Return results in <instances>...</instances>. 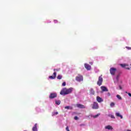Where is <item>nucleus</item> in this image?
I'll list each match as a JSON object with an SVG mask.
<instances>
[{
    "mask_svg": "<svg viewBox=\"0 0 131 131\" xmlns=\"http://www.w3.org/2000/svg\"><path fill=\"white\" fill-rule=\"evenodd\" d=\"M72 93V88H69L67 89V88H63L60 91V95L62 96H65L66 95H69V94H71Z\"/></svg>",
    "mask_w": 131,
    "mask_h": 131,
    "instance_id": "1",
    "label": "nucleus"
},
{
    "mask_svg": "<svg viewBox=\"0 0 131 131\" xmlns=\"http://www.w3.org/2000/svg\"><path fill=\"white\" fill-rule=\"evenodd\" d=\"M96 100H97V102H98V103H101V102H103V99H102V98H101L99 96H97L96 97Z\"/></svg>",
    "mask_w": 131,
    "mask_h": 131,
    "instance_id": "10",
    "label": "nucleus"
},
{
    "mask_svg": "<svg viewBox=\"0 0 131 131\" xmlns=\"http://www.w3.org/2000/svg\"><path fill=\"white\" fill-rule=\"evenodd\" d=\"M103 82V78L102 77V75L101 76H99L98 78V80L97 81V84L99 86L100 85H102V83Z\"/></svg>",
    "mask_w": 131,
    "mask_h": 131,
    "instance_id": "4",
    "label": "nucleus"
},
{
    "mask_svg": "<svg viewBox=\"0 0 131 131\" xmlns=\"http://www.w3.org/2000/svg\"><path fill=\"white\" fill-rule=\"evenodd\" d=\"M62 75H58L57 77V79H62Z\"/></svg>",
    "mask_w": 131,
    "mask_h": 131,
    "instance_id": "20",
    "label": "nucleus"
},
{
    "mask_svg": "<svg viewBox=\"0 0 131 131\" xmlns=\"http://www.w3.org/2000/svg\"><path fill=\"white\" fill-rule=\"evenodd\" d=\"M74 119H75V120H78V117L77 116H75L74 117Z\"/></svg>",
    "mask_w": 131,
    "mask_h": 131,
    "instance_id": "26",
    "label": "nucleus"
},
{
    "mask_svg": "<svg viewBox=\"0 0 131 131\" xmlns=\"http://www.w3.org/2000/svg\"><path fill=\"white\" fill-rule=\"evenodd\" d=\"M32 130L33 131H37V123L35 124L34 126L33 127Z\"/></svg>",
    "mask_w": 131,
    "mask_h": 131,
    "instance_id": "12",
    "label": "nucleus"
},
{
    "mask_svg": "<svg viewBox=\"0 0 131 131\" xmlns=\"http://www.w3.org/2000/svg\"><path fill=\"white\" fill-rule=\"evenodd\" d=\"M64 109L72 110V109H73V107H72L71 106H66L64 107Z\"/></svg>",
    "mask_w": 131,
    "mask_h": 131,
    "instance_id": "15",
    "label": "nucleus"
},
{
    "mask_svg": "<svg viewBox=\"0 0 131 131\" xmlns=\"http://www.w3.org/2000/svg\"><path fill=\"white\" fill-rule=\"evenodd\" d=\"M55 104L56 105H60L61 104V100H56Z\"/></svg>",
    "mask_w": 131,
    "mask_h": 131,
    "instance_id": "18",
    "label": "nucleus"
},
{
    "mask_svg": "<svg viewBox=\"0 0 131 131\" xmlns=\"http://www.w3.org/2000/svg\"><path fill=\"white\" fill-rule=\"evenodd\" d=\"M58 114H59V113H58V112H53V113H52V116H55V115H58Z\"/></svg>",
    "mask_w": 131,
    "mask_h": 131,
    "instance_id": "19",
    "label": "nucleus"
},
{
    "mask_svg": "<svg viewBox=\"0 0 131 131\" xmlns=\"http://www.w3.org/2000/svg\"><path fill=\"white\" fill-rule=\"evenodd\" d=\"M116 68H111L110 70V72L111 74V75H115V73H116L117 71Z\"/></svg>",
    "mask_w": 131,
    "mask_h": 131,
    "instance_id": "3",
    "label": "nucleus"
},
{
    "mask_svg": "<svg viewBox=\"0 0 131 131\" xmlns=\"http://www.w3.org/2000/svg\"><path fill=\"white\" fill-rule=\"evenodd\" d=\"M107 96H111L110 93H107Z\"/></svg>",
    "mask_w": 131,
    "mask_h": 131,
    "instance_id": "31",
    "label": "nucleus"
},
{
    "mask_svg": "<svg viewBox=\"0 0 131 131\" xmlns=\"http://www.w3.org/2000/svg\"><path fill=\"white\" fill-rule=\"evenodd\" d=\"M116 116H117L118 117H120L121 119H122V118H123L122 116L120 115L119 113H116Z\"/></svg>",
    "mask_w": 131,
    "mask_h": 131,
    "instance_id": "14",
    "label": "nucleus"
},
{
    "mask_svg": "<svg viewBox=\"0 0 131 131\" xmlns=\"http://www.w3.org/2000/svg\"><path fill=\"white\" fill-rule=\"evenodd\" d=\"M62 86H65V85H66V82H63L62 84Z\"/></svg>",
    "mask_w": 131,
    "mask_h": 131,
    "instance_id": "25",
    "label": "nucleus"
},
{
    "mask_svg": "<svg viewBox=\"0 0 131 131\" xmlns=\"http://www.w3.org/2000/svg\"><path fill=\"white\" fill-rule=\"evenodd\" d=\"M98 116H100V114H98L96 115L93 116V118H97V117H98Z\"/></svg>",
    "mask_w": 131,
    "mask_h": 131,
    "instance_id": "23",
    "label": "nucleus"
},
{
    "mask_svg": "<svg viewBox=\"0 0 131 131\" xmlns=\"http://www.w3.org/2000/svg\"><path fill=\"white\" fill-rule=\"evenodd\" d=\"M125 69H127V70H129V68L125 67Z\"/></svg>",
    "mask_w": 131,
    "mask_h": 131,
    "instance_id": "28",
    "label": "nucleus"
},
{
    "mask_svg": "<svg viewBox=\"0 0 131 131\" xmlns=\"http://www.w3.org/2000/svg\"><path fill=\"white\" fill-rule=\"evenodd\" d=\"M76 107L78 108H80V109H84L85 108V106L81 104H76Z\"/></svg>",
    "mask_w": 131,
    "mask_h": 131,
    "instance_id": "7",
    "label": "nucleus"
},
{
    "mask_svg": "<svg viewBox=\"0 0 131 131\" xmlns=\"http://www.w3.org/2000/svg\"><path fill=\"white\" fill-rule=\"evenodd\" d=\"M76 80L77 81H78L79 82H80V81H83V77L82 75H78L76 77Z\"/></svg>",
    "mask_w": 131,
    "mask_h": 131,
    "instance_id": "2",
    "label": "nucleus"
},
{
    "mask_svg": "<svg viewBox=\"0 0 131 131\" xmlns=\"http://www.w3.org/2000/svg\"><path fill=\"white\" fill-rule=\"evenodd\" d=\"M90 93L91 95H95V91H94V89H91L90 90Z\"/></svg>",
    "mask_w": 131,
    "mask_h": 131,
    "instance_id": "17",
    "label": "nucleus"
},
{
    "mask_svg": "<svg viewBox=\"0 0 131 131\" xmlns=\"http://www.w3.org/2000/svg\"><path fill=\"white\" fill-rule=\"evenodd\" d=\"M128 96H129V97H131V94L130 93H128Z\"/></svg>",
    "mask_w": 131,
    "mask_h": 131,
    "instance_id": "33",
    "label": "nucleus"
},
{
    "mask_svg": "<svg viewBox=\"0 0 131 131\" xmlns=\"http://www.w3.org/2000/svg\"><path fill=\"white\" fill-rule=\"evenodd\" d=\"M119 76H117V80H118V78H119Z\"/></svg>",
    "mask_w": 131,
    "mask_h": 131,
    "instance_id": "32",
    "label": "nucleus"
},
{
    "mask_svg": "<svg viewBox=\"0 0 131 131\" xmlns=\"http://www.w3.org/2000/svg\"><path fill=\"white\" fill-rule=\"evenodd\" d=\"M117 98H118L119 100H122V98H121V96L119 95H117Z\"/></svg>",
    "mask_w": 131,
    "mask_h": 131,
    "instance_id": "21",
    "label": "nucleus"
},
{
    "mask_svg": "<svg viewBox=\"0 0 131 131\" xmlns=\"http://www.w3.org/2000/svg\"><path fill=\"white\" fill-rule=\"evenodd\" d=\"M110 106L111 107H114V106H115V103H114V102H111L110 104Z\"/></svg>",
    "mask_w": 131,
    "mask_h": 131,
    "instance_id": "22",
    "label": "nucleus"
},
{
    "mask_svg": "<svg viewBox=\"0 0 131 131\" xmlns=\"http://www.w3.org/2000/svg\"><path fill=\"white\" fill-rule=\"evenodd\" d=\"M92 109H99V104L97 103V102H94L92 104Z\"/></svg>",
    "mask_w": 131,
    "mask_h": 131,
    "instance_id": "5",
    "label": "nucleus"
},
{
    "mask_svg": "<svg viewBox=\"0 0 131 131\" xmlns=\"http://www.w3.org/2000/svg\"><path fill=\"white\" fill-rule=\"evenodd\" d=\"M66 129L67 131H70V130H69V127H68V126L66 127Z\"/></svg>",
    "mask_w": 131,
    "mask_h": 131,
    "instance_id": "24",
    "label": "nucleus"
},
{
    "mask_svg": "<svg viewBox=\"0 0 131 131\" xmlns=\"http://www.w3.org/2000/svg\"><path fill=\"white\" fill-rule=\"evenodd\" d=\"M54 22H58V21L57 20H55Z\"/></svg>",
    "mask_w": 131,
    "mask_h": 131,
    "instance_id": "35",
    "label": "nucleus"
},
{
    "mask_svg": "<svg viewBox=\"0 0 131 131\" xmlns=\"http://www.w3.org/2000/svg\"><path fill=\"white\" fill-rule=\"evenodd\" d=\"M84 67L87 70H91V68H92V67L88 63L84 64Z\"/></svg>",
    "mask_w": 131,
    "mask_h": 131,
    "instance_id": "9",
    "label": "nucleus"
},
{
    "mask_svg": "<svg viewBox=\"0 0 131 131\" xmlns=\"http://www.w3.org/2000/svg\"><path fill=\"white\" fill-rule=\"evenodd\" d=\"M111 118H115V117H114V115H111Z\"/></svg>",
    "mask_w": 131,
    "mask_h": 131,
    "instance_id": "29",
    "label": "nucleus"
},
{
    "mask_svg": "<svg viewBox=\"0 0 131 131\" xmlns=\"http://www.w3.org/2000/svg\"><path fill=\"white\" fill-rule=\"evenodd\" d=\"M50 99H55V98H57V93H51L49 96Z\"/></svg>",
    "mask_w": 131,
    "mask_h": 131,
    "instance_id": "6",
    "label": "nucleus"
},
{
    "mask_svg": "<svg viewBox=\"0 0 131 131\" xmlns=\"http://www.w3.org/2000/svg\"><path fill=\"white\" fill-rule=\"evenodd\" d=\"M105 129H108V130H112L113 129V127L111 125H107L105 127Z\"/></svg>",
    "mask_w": 131,
    "mask_h": 131,
    "instance_id": "11",
    "label": "nucleus"
},
{
    "mask_svg": "<svg viewBox=\"0 0 131 131\" xmlns=\"http://www.w3.org/2000/svg\"><path fill=\"white\" fill-rule=\"evenodd\" d=\"M119 88L120 90H122V87H121L120 85L119 86Z\"/></svg>",
    "mask_w": 131,
    "mask_h": 131,
    "instance_id": "30",
    "label": "nucleus"
},
{
    "mask_svg": "<svg viewBox=\"0 0 131 131\" xmlns=\"http://www.w3.org/2000/svg\"><path fill=\"white\" fill-rule=\"evenodd\" d=\"M126 49L127 50H131V47H126Z\"/></svg>",
    "mask_w": 131,
    "mask_h": 131,
    "instance_id": "27",
    "label": "nucleus"
},
{
    "mask_svg": "<svg viewBox=\"0 0 131 131\" xmlns=\"http://www.w3.org/2000/svg\"><path fill=\"white\" fill-rule=\"evenodd\" d=\"M120 65L122 67V68H125V67H127V66H128V65L126 64H120Z\"/></svg>",
    "mask_w": 131,
    "mask_h": 131,
    "instance_id": "16",
    "label": "nucleus"
},
{
    "mask_svg": "<svg viewBox=\"0 0 131 131\" xmlns=\"http://www.w3.org/2000/svg\"><path fill=\"white\" fill-rule=\"evenodd\" d=\"M101 89L102 92H108V89L105 86H101Z\"/></svg>",
    "mask_w": 131,
    "mask_h": 131,
    "instance_id": "13",
    "label": "nucleus"
},
{
    "mask_svg": "<svg viewBox=\"0 0 131 131\" xmlns=\"http://www.w3.org/2000/svg\"><path fill=\"white\" fill-rule=\"evenodd\" d=\"M56 70L58 71V70L54 69V71H56Z\"/></svg>",
    "mask_w": 131,
    "mask_h": 131,
    "instance_id": "34",
    "label": "nucleus"
},
{
    "mask_svg": "<svg viewBox=\"0 0 131 131\" xmlns=\"http://www.w3.org/2000/svg\"><path fill=\"white\" fill-rule=\"evenodd\" d=\"M56 76H57V73H56V72H55L53 73V76H49V78H50V79H55V78H56Z\"/></svg>",
    "mask_w": 131,
    "mask_h": 131,
    "instance_id": "8",
    "label": "nucleus"
},
{
    "mask_svg": "<svg viewBox=\"0 0 131 131\" xmlns=\"http://www.w3.org/2000/svg\"><path fill=\"white\" fill-rule=\"evenodd\" d=\"M126 131H131V130L129 129H127Z\"/></svg>",
    "mask_w": 131,
    "mask_h": 131,
    "instance_id": "36",
    "label": "nucleus"
}]
</instances>
